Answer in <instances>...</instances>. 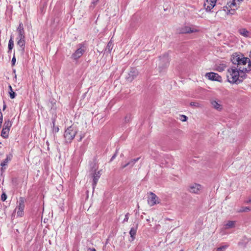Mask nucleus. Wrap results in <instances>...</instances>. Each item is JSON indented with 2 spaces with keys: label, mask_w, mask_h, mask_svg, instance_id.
<instances>
[{
  "label": "nucleus",
  "mask_w": 251,
  "mask_h": 251,
  "mask_svg": "<svg viewBox=\"0 0 251 251\" xmlns=\"http://www.w3.org/2000/svg\"><path fill=\"white\" fill-rule=\"evenodd\" d=\"M17 31L18 34H25L24 25L22 22L20 23L19 26L17 28Z\"/></svg>",
  "instance_id": "21"
},
{
  "label": "nucleus",
  "mask_w": 251,
  "mask_h": 251,
  "mask_svg": "<svg viewBox=\"0 0 251 251\" xmlns=\"http://www.w3.org/2000/svg\"><path fill=\"white\" fill-rule=\"evenodd\" d=\"M240 61L236 68L241 73L246 74L251 71V61L250 58L245 57L243 54L240 55Z\"/></svg>",
  "instance_id": "2"
},
{
  "label": "nucleus",
  "mask_w": 251,
  "mask_h": 251,
  "mask_svg": "<svg viewBox=\"0 0 251 251\" xmlns=\"http://www.w3.org/2000/svg\"><path fill=\"white\" fill-rule=\"evenodd\" d=\"M128 166H129V164H127V163L124 165H121V169H123L126 167H127Z\"/></svg>",
  "instance_id": "41"
},
{
  "label": "nucleus",
  "mask_w": 251,
  "mask_h": 251,
  "mask_svg": "<svg viewBox=\"0 0 251 251\" xmlns=\"http://www.w3.org/2000/svg\"><path fill=\"white\" fill-rule=\"evenodd\" d=\"M249 202H251V199L247 201V203H249Z\"/></svg>",
  "instance_id": "49"
},
{
  "label": "nucleus",
  "mask_w": 251,
  "mask_h": 251,
  "mask_svg": "<svg viewBox=\"0 0 251 251\" xmlns=\"http://www.w3.org/2000/svg\"><path fill=\"white\" fill-rule=\"evenodd\" d=\"M97 2H96V0H93V1L92 2V4L95 6Z\"/></svg>",
  "instance_id": "45"
},
{
  "label": "nucleus",
  "mask_w": 251,
  "mask_h": 251,
  "mask_svg": "<svg viewBox=\"0 0 251 251\" xmlns=\"http://www.w3.org/2000/svg\"><path fill=\"white\" fill-rule=\"evenodd\" d=\"M79 136H80L79 139V140H78V142H80L82 140V138L84 137V135L83 134H81L79 135Z\"/></svg>",
  "instance_id": "42"
},
{
  "label": "nucleus",
  "mask_w": 251,
  "mask_h": 251,
  "mask_svg": "<svg viewBox=\"0 0 251 251\" xmlns=\"http://www.w3.org/2000/svg\"><path fill=\"white\" fill-rule=\"evenodd\" d=\"M138 227V225H136V227H131L129 231L130 237L132 238L131 241H133L135 238V235L136 234L137 230Z\"/></svg>",
  "instance_id": "17"
},
{
  "label": "nucleus",
  "mask_w": 251,
  "mask_h": 251,
  "mask_svg": "<svg viewBox=\"0 0 251 251\" xmlns=\"http://www.w3.org/2000/svg\"><path fill=\"white\" fill-rule=\"evenodd\" d=\"M205 77L211 80L217 81L219 82L222 81L221 76L218 74L213 72L207 73L205 74Z\"/></svg>",
  "instance_id": "10"
},
{
  "label": "nucleus",
  "mask_w": 251,
  "mask_h": 251,
  "mask_svg": "<svg viewBox=\"0 0 251 251\" xmlns=\"http://www.w3.org/2000/svg\"><path fill=\"white\" fill-rule=\"evenodd\" d=\"M89 250H90L91 251H96L95 248H89Z\"/></svg>",
  "instance_id": "46"
},
{
  "label": "nucleus",
  "mask_w": 251,
  "mask_h": 251,
  "mask_svg": "<svg viewBox=\"0 0 251 251\" xmlns=\"http://www.w3.org/2000/svg\"><path fill=\"white\" fill-rule=\"evenodd\" d=\"M121 157H123L124 156V154L123 153H122L121 155H120Z\"/></svg>",
  "instance_id": "50"
},
{
  "label": "nucleus",
  "mask_w": 251,
  "mask_h": 251,
  "mask_svg": "<svg viewBox=\"0 0 251 251\" xmlns=\"http://www.w3.org/2000/svg\"><path fill=\"white\" fill-rule=\"evenodd\" d=\"M13 47H14V41L12 39V36H11V38L8 42V52H9V51L12 50Z\"/></svg>",
  "instance_id": "26"
},
{
  "label": "nucleus",
  "mask_w": 251,
  "mask_h": 251,
  "mask_svg": "<svg viewBox=\"0 0 251 251\" xmlns=\"http://www.w3.org/2000/svg\"><path fill=\"white\" fill-rule=\"evenodd\" d=\"M25 208V200L23 198L21 197L19 201V205L16 208L18 209L17 215L19 216H22L23 211Z\"/></svg>",
  "instance_id": "9"
},
{
  "label": "nucleus",
  "mask_w": 251,
  "mask_h": 251,
  "mask_svg": "<svg viewBox=\"0 0 251 251\" xmlns=\"http://www.w3.org/2000/svg\"><path fill=\"white\" fill-rule=\"evenodd\" d=\"M226 66L225 64H220L216 66V70L218 72H221L224 71L226 68Z\"/></svg>",
  "instance_id": "25"
},
{
  "label": "nucleus",
  "mask_w": 251,
  "mask_h": 251,
  "mask_svg": "<svg viewBox=\"0 0 251 251\" xmlns=\"http://www.w3.org/2000/svg\"><path fill=\"white\" fill-rule=\"evenodd\" d=\"M249 58H250V59H251V51H250V52H249Z\"/></svg>",
  "instance_id": "48"
},
{
  "label": "nucleus",
  "mask_w": 251,
  "mask_h": 251,
  "mask_svg": "<svg viewBox=\"0 0 251 251\" xmlns=\"http://www.w3.org/2000/svg\"><path fill=\"white\" fill-rule=\"evenodd\" d=\"M0 144H1V143L0 142Z\"/></svg>",
  "instance_id": "53"
},
{
  "label": "nucleus",
  "mask_w": 251,
  "mask_h": 251,
  "mask_svg": "<svg viewBox=\"0 0 251 251\" xmlns=\"http://www.w3.org/2000/svg\"><path fill=\"white\" fill-rule=\"evenodd\" d=\"M215 5L208 2L207 1L204 2L203 6L207 11H210V10L214 7Z\"/></svg>",
  "instance_id": "20"
},
{
  "label": "nucleus",
  "mask_w": 251,
  "mask_h": 251,
  "mask_svg": "<svg viewBox=\"0 0 251 251\" xmlns=\"http://www.w3.org/2000/svg\"><path fill=\"white\" fill-rule=\"evenodd\" d=\"M118 152V149H117L115 153L113 154V155L112 156L111 158L110 159V161H113L116 157Z\"/></svg>",
  "instance_id": "36"
},
{
  "label": "nucleus",
  "mask_w": 251,
  "mask_h": 251,
  "mask_svg": "<svg viewBox=\"0 0 251 251\" xmlns=\"http://www.w3.org/2000/svg\"><path fill=\"white\" fill-rule=\"evenodd\" d=\"M16 58H15V53L14 54V56L12 59V61H11V62H12V66H13L15 65V63H16Z\"/></svg>",
  "instance_id": "38"
},
{
  "label": "nucleus",
  "mask_w": 251,
  "mask_h": 251,
  "mask_svg": "<svg viewBox=\"0 0 251 251\" xmlns=\"http://www.w3.org/2000/svg\"><path fill=\"white\" fill-rule=\"evenodd\" d=\"M240 55H242V54H239L237 53H235L231 56V61L236 67H237L239 61H240Z\"/></svg>",
  "instance_id": "14"
},
{
  "label": "nucleus",
  "mask_w": 251,
  "mask_h": 251,
  "mask_svg": "<svg viewBox=\"0 0 251 251\" xmlns=\"http://www.w3.org/2000/svg\"><path fill=\"white\" fill-rule=\"evenodd\" d=\"M131 119V115L128 114L126 115V116L125 118V123H128Z\"/></svg>",
  "instance_id": "34"
},
{
  "label": "nucleus",
  "mask_w": 251,
  "mask_h": 251,
  "mask_svg": "<svg viewBox=\"0 0 251 251\" xmlns=\"http://www.w3.org/2000/svg\"><path fill=\"white\" fill-rule=\"evenodd\" d=\"M159 67L162 69L166 68L169 64V57L168 53H165L162 56H160Z\"/></svg>",
  "instance_id": "6"
},
{
  "label": "nucleus",
  "mask_w": 251,
  "mask_h": 251,
  "mask_svg": "<svg viewBox=\"0 0 251 251\" xmlns=\"http://www.w3.org/2000/svg\"><path fill=\"white\" fill-rule=\"evenodd\" d=\"M190 104L191 106H193L196 107H200V105L199 103L196 102H191Z\"/></svg>",
  "instance_id": "35"
},
{
  "label": "nucleus",
  "mask_w": 251,
  "mask_h": 251,
  "mask_svg": "<svg viewBox=\"0 0 251 251\" xmlns=\"http://www.w3.org/2000/svg\"><path fill=\"white\" fill-rule=\"evenodd\" d=\"M52 131L54 133H57L59 131V127L57 126H55V120L52 119Z\"/></svg>",
  "instance_id": "29"
},
{
  "label": "nucleus",
  "mask_w": 251,
  "mask_h": 251,
  "mask_svg": "<svg viewBox=\"0 0 251 251\" xmlns=\"http://www.w3.org/2000/svg\"><path fill=\"white\" fill-rule=\"evenodd\" d=\"M12 125V122L10 121V119H6L4 121V123L3 125L2 128L10 130Z\"/></svg>",
  "instance_id": "18"
},
{
  "label": "nucleus",
  "mask_w": 251,
  "mask_h": 251,
  "mask_svg": "<svg viewBox=\"0 0 251 251\" xmlns=\"http://www.w3.org/2000/svg\"><path fill=\"white\" fill-rule=\"evenodd\" d=\"M138 75V71L135 68H131L127 76L126 77V80L131 82Z\"/></svg>",
  "instance_id": "8"
},
{
  "label": "nucleus",
  "mask_w": 251,
  "mask_h": 251,
  "mask_svg": "<svg viewBox=\"0 0 251 251\" xmlns=\"http://www.w3.org/2000/svg\"><path fill=\"white\" fill-rule=\"evenodd\" d=\"M182 117H183V119H181L182 121L185 122L187 120V117L186 116L182 115Z\"/></svg>",
  "instance_id": "43"
},
{
  "label": "nucleus",
  "mask_w": 251,
  "mask_h": 251,
  "mask_svg": "<svg viewBox=\"0 0 251 251\" xmlns=\"http://www.w3.org/2000/svg\"><path fill=\"white\" fill-rule=\"evenodd\" d=\"M101 174L100 173V171L98 172H95L92 174V177H93V182H92V185H93V189L95 188L97 182Z\"/></svg>",
  "instance_id": "13"
},
{
  "label": "nucleus",
  "mask_w": 251,
  "mask_h": 251,
  "mask_svg": "<svg viewBox=\"0 0 251 251\" xmlns=\"http://www.w3.org/2000/svg\"><path fill=\"white\" fill-rule=\"evenodd\" d=\"M140 158V157H138L137 158L132 159L128 162H127V164H129V166H130V167H132L139 160Z\"/></svg>",
  "instance_id": "27"
},
{
  "label": "nucleus",
  "mask_w": 251,
  "mask_h": 251,
  "mask_svg": "<svg viewBox=\"0 0 251 251\" xmlns=\"http://www.w3.org/2000/svg\"><path fill=\"white\" fill-rule=\"evenodd\" d=\"M12 157V155L11 154H9L7 155L6 159H5L0 164V165L2 167H3L6 165L7 162L11 160Z\"/></svg>",
  "instance_id": "24"
},
{
  "label": "nucleus",
  "mask_w": 251,
  "mask_h": 251,
  "mask_svg": "<svg viewBox=\"0 0 251 251\" xmlns=\"http://www.w3.org/2000/svg\"><path fill=\"white\" fill-rule=\"evenodd\" d=\"M99 0H96V2H97Z\"/></svg>",
  "instance_id": "52"
},
{
  "label": "nucleus",
  "mask_w": 251,
  "mask_h": 251,
  "mask_svg": "<svg viewBox=\"0 0 251 251\" xmlns=\"http://www.w3.org/2000/svg\"><path fill=\"white\" fill-rule=\"evenodd\" d=\"M128 213H126V215H125V218L123 220V223H125V222H126L128 221Z\"/></svg>",
  "instance_id": "39"
},
{
  "label": "nucleus",
  "mask_w": 251,
  "mask_h": 251,
  "mask_svg": "<svg viewBox=\"0 0 251 251\" xmlns=\"http://www.w3.org/2000/svg\"><path fill=\"white\" fill-rule=\"evenodd\" d=\"M6 198H7L6 195L4 193H2L1 195V201H4L6 200Z\"/></svg>",
  "instance_id": "37"
},
{
  "label": "nucleus",
  "mask_w": 251,
  "mask_h": 251,
  "mask_svg": "<svg viewBox=\"0 0 251 251\" xmlns=\"http://www.w3.org/2000/svg\"><path fill=\"white\" fill-rule=\"evenodd\" d=\"M77 128L74 126L68 127L64 131V137L66 143H70L77 133Z\"/></svg>",
  "instance_id": "4"
},
{
  "label": "nucleus",
  "mask_w": 251,
  "mask_h": 251,
  "mask_svg": "<svg viewBox=\"0 0 251 251\" xmlns=\"http://www.w3.org/2000/svg\"><path fill=\"white\" fill-rule=\"evenodd\" d=\"M25 40L17 41V45L20 47L19 50L22 54H24L25 51Z\"/></svg>",
  "instance_id": "15"
},
{
  "label": "nucleus",
  "mask_w": 251,
  "mask_h": 251,
  "mask_svg": "<svg viewBox=\"0 0 251 251\" xmlns=\"http://www.w3.org/2000/svg\"><path fill=\"white\" fill-rule=\"evenodd\" d=\"M8 88L10 90L9 95H10V98L12 99H14L16 95V93L14 92H13L11 85H9Z\"/></svg>",
  "instance_id": "28"
},
{
  "label": "nucleus",
  "mask_w": 251,
  "mask_h": 251,
  "mask_svg": "<svg viewBox=\"0 0 251 251\" xmlns=\"http://www.w3.org/2000/svg\"><path fill=\"white\" fill-rule=\"evenodd\" d=\"M235 222L232 221H228L226 225V228H231L234 226Z\"/></svg>",
  "instance_id": "30"
},
{
  "label": "nucleus",
  "mask_w": 251,
  "mask_h": 251,
  "mask_svg": "<svg viewBox=\"0 0 251 251\" xmlns=\"http://www.w3.org/2000/svg\"><path fill=\"white\" fill-rule=\"evenodd\" d=\"M206 1L215 5L217 0H206Z\"/></svg>",
  "instance_id": "40"
},
{
  "label": "nucleus",
  "mask_w": 251,
  "mask_h": 251,
  "mask_svg": "<svg viewBox=\"0 0 251 251\" xmlns=\"http://www.w3.org/2000/svg\"><path fill=\"white\" fill-rule=\"evenodd\" d=\"M3 121V118H0V125H1Z\"/></svg>",
  "instance_id": "47"
},
{
  "label": "nucleus",
  "mask_w": 251,
  "mask_h": 251,
  "mask_svg": "<svg viewBox=\"0 0 251 251\" xmlns=\"http://www.w3.org/2000/svg\"><path fill=\"white\" fill-rule=\"evenodd\" d=\"M1 125H0V129L1 128Z\"/></svg>",
  "instance_id": "51"
},
{
  "label": "nucleus",
  "mask_w": 251,
  "mask_h": 251,
  "mask_svg": "<svg viewBox=\"0 0 251 251\" xmlns=\"http://www.w3.org/2000/svg\"><path fill=\"white\" fill-rule=\"evenodd\" d=\"M211 104L212 107L217 110L220 111L222 109V105L216 100H212Z\"/></svg>",
  "instance_id": "19"
},
{
  "label": "nucleus",
  "mask_w": 251,
  "mask_h": 251,
  "mask_svg": "<svg viewBox=\"0 0 251 251\" xmlns=\"http://www.w3.org/2000/svg\"><path fill=\"white\" fill-rule=\"evenodd\" d=\"M148 198V203L151 206H153L160 202L158 197L153 193L150 192Z\"/></svg>",
  "instance_id": "7"
},
{
  "label": "nucleus",
  "mask_w": 251,
  "mask_h": 251,
  "mask_svg": "<svg viewBox=\"0 0 251 251\" xmlns=\"http://www.w3.org/2000/svg\"><path fill=\"white\" fill-rule=\"evenodd\" d=\"M9 129L2 128L1 132V136L4 139H6L9 136Z\"/></svg>",
  "instance_id": "23"
},
{
  "label": "nucleus",
  "mask_w": 251,
  "mask_h": 251,
  "mask_svg": "<svg viewBox=\"0 0 251 251\" xmlns=\"http://www.w3.org/2000/svg\"><path fill=\"white\" fill-rule=\"evenodd\" d=\"M16 39L17 41L25 40V34H18Z\"/></svg>",
  "instance_id": "31"
},
{
  "label": "nucleus",
  "mask_w": 251,
  "mask_h": 251,
  "mask_svg": "<svg viewBox=\"0 0 251 251\" xmlns=\"http://www.w3.org/2000/svg\"><path fill=\"white\" fill-rule=\"evenodd\" d=\"M239 33L242 36L245 37H250V32L246 28H241L238 30Z\"/></svg>",
  "instance_id": "16"
},
{
  "label": "nucleus",
  "mask_w": 251,
  "mask_h": 251,
  "mask_svg": "<svg viewBox=\"0 0 251 251\" xmlns=\"http://www.w3.org/2000/svg\"><path fill=\"white\" fill-rule=\"evenodd\" d=\"M113 47V44L111 40L108 43L105 49V51L110 53L111 50H112Z\"/></svg>",
  "instance_id": "22"
},
{
  "label": "nucleus",
  "mask_w": 251,
  "mask_h": 251,
  "mask_svg": "<svg viewBox=\"0 0 251 251\" xmlns=\"http://www.w3.org/2000/svg\"><path fill=\"white\" fill-rule=\"evenodd\" d=\"M242 1L243 0H230L227 2L226 5L223 7V10L227 14L233 15Z\"/></svg>",
  "instance_id": "3"
},
{
  "label": "nucleus",
  "mask_w": 251,
  "mask_h": 251,
  "mask_svg": "<svg viewBox=\"0 0 251 251\" xmlns=\"http://www.w3.org/2000/svg\"><path fill=\"white\" fill-rule=\"evenodd\" d=\"M6 105L4 102V104H3V108H2L3 111H4L6 109Z\"/></svg>",
  "instance_id": "44"
},
{
  "label": "nucleus",
  "mask_w": 251,
  "mask_h": 251,
  "mask_svg": "<svg viewBox=\"0 0 251 251\" xmlns=\"http://www.w3.org/2000/svg\"><path fill=\"white\" fill-rule=\"evenodd\" d=\"M202 187L199 184H194L189 187V191L195 194L199 193L201 190Z\"/></svg>",
  "instance_id": "12"
},
{
  "label": "nucleus",
  "mask_w": 251,
  "mask_h": 251,
  "mask_svg": "<svg viewBox=\"0 0 251 251\" xmlns=\"http://www.w3.org/2000/svg\"><path fill=\"white\" fill-rule=\"evenodd\" d=\"M228 247L227 245L222 246L217 249V251H224Z\"/></svg>",
  "instance_id": "33"
},
{
  "label": "nucleus",
  "mask_w": 251,
  "mask_h": 251,
  "mask_svg": "<svg viewBox=\"0 0 251 251\" xmlns=\"http://www.w3.org/2000/svg\"><path fill=\"white\" fill-rule=\"evenodd\" d=\"M226 76L229 82L238 84L243 81L245 74L242 75V73L236 66H233L228 69Z\"/></svg>",
  "instance_id": "1"
},
{
  "label": "nucleus",
  "mask_w": 251,
  "mask_h": 251,
  "mask_svg": "<svg viewBox=\"0 0 251 251\" xmlns=\"http://www.w3.org/2000/svg\"><path fill=\"white\" fill-rule=\"evenodd\" d=\"M251 210V208L249 207H242L241 209H240L238 212H247L248 211H250Z\"/></svg>",
  "instance_id": "32"
},
{
  "label": "nucleus",
  "mask_w": 251,
  "mask_h": 251,
  "mask_svg": "<svg viewBox=\"0 0 251 251\" xmlns=\"http://www.w3.org/2000/svg\"><path fill=\"white\" fill-rule=\"evenodd\" d=\"M198 31L199 29L197 27L193 26H185L182 27L181 30V32L182 33H191Z\"/></svg>",
  "instance_id": "11"
},
{
  "label": "nucleus",
  "mask_w": 251,
  "mask_h": 251,
  "mask_svg": "<svg viewBox=\"0 0 251 251\" xmlns=\"http://www.w3.org/2000/svg\"><path fill=\"white\" fill-rule=\"evenodd\" d=\"M86 47L84 44H79L78 45V48L75 51L72 55L71 57L74 60H77L85 52Z\"/></svg>",
  "instance_id": "5"
}]
</instances>
